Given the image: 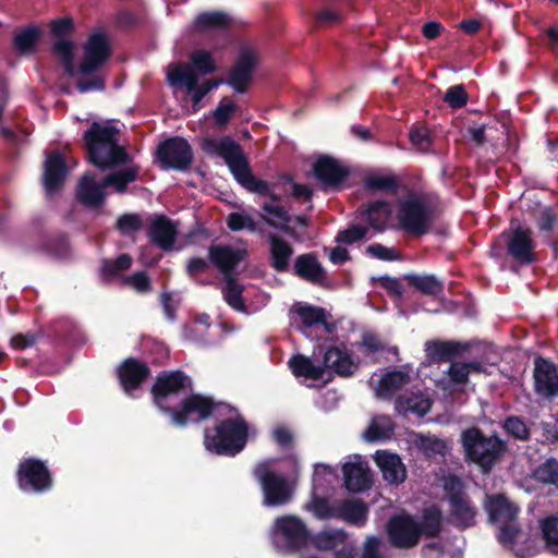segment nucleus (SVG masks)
I'll use <instances>...</instances> for the list:
<instances>
[{
    "label": "nucleus",
    "mask_w": 558,
    "mask_h": 558,
    "mask_svg": "<svg viewBox=\"0 0 558 558\" xmlns=\"http://www.w3.org/2000/svg\"><path fill=\"white\" fill-rule=\"evenodd\" d=\"M74 21L70 16L58 17L50 23L51 36L56 39L51 46L52 54L60 60L66 75H88L100 71L112 56L109 37L104 32L89 35L83 45V57L78 65L74 64V41L69 36L74 32Z\"/></svg>",
    "instance_id": "nucleus-1"
},
{
    "label": "nucleus",
    "mask_w": 558,
    "mask_h": 558,
    "mask_svg": "<svg viewBox=\"0 0 558 558\" xmlns=\"http://www.w3.org/2000/svg\"><path fill=\"white\" fill-rule=\"evenodd\" d=\"M203 149L221 157L238 183L248 192L267 196L274 203L281 201V196L271 191L268 182L253 174L241 145L231 137L225 136L220 141L207 138L204 141Z\"/></svg>",
    "instance_id": "nucleus-2"
},
{
    "label": "nucleus",
    "mask_w": 558,
    "mask_h": 558,
    "mask_svg": "<svg viewBox=\"0 0 558 558\" xmlns=\"http://www.w3.org/2000/svg\"><path fill=\"white\" fill-rule=\"evenodd\" d=\"M118 134L116 126L94 121L83 134L88 162L101 171L131 163L132 158L119 144Z\"/></svg>",
    "instance_id": "nucleus-3"
},
{
    "label": "nucleus",
    "mask_w": 558,
    "mask_h": 558,
    "mask_svg": "<svg viewBox=\"0 0 558 558\" xmlns=\"http://www.w3.org/2000/svg\"><path fill=\"white\" fill-rule=\"evenodd\" d=\"M215 418L213 427L204 428V447L217 456L235 457L241 453L248 441L250 425L245 417L238 412Z\"/></svg>",
    "instance_id": "nucleus-4"
},
{
    "label": "nucleus",
    "mask_w": 558,
    "mask_h": 558,
    "mask_svg": "<svg viewBox=\"0 0 558 558\" xmlns=\"http://www.w3.org/2000/svg\"><path fill=\"white\" fill-rule=\"evenodd\" d=\"M236 408L216 401L214 398L202 393H190L180 400L179 403L167 415L172 426L184 428L190 424H199L209 418H219L233 414Z\"/></svg>",
    "instance_id": "nucleus-5"
},
{
    "label": "nucleus",
    "mask_w": 558,
    "mask_h": 558,
    "mask_svg": "<svg viewBox=\"0 0 558 558\" xmlns=\"http://www.w3.org/2000/svg\"><path fill=\"white\" fill-rule=\"evenodd\" d=\"M461 445L466 460L476 464L483 474L490 473L508 451L506 440L497 434L487 436L475 426L462 432Z\"/></svg>",
    "instance_id": "nucleus-6"
},
{
    "label": "nucleus",
    "mask_w": 558,
    "mask_h": 558,
    "mask_svg": "<svg viewBox=\"0 0 558 558\" xmlns=\"http://www.w3.org/2000/svg\"><path fill=\"white\" fill-rule=\"evenodd\" d=\"M435 219V207L422 195L412 193L399 204V226L413 238L429 233Z\"/></svg>",
    "instance_id": "nucleus-7"
},
{
    "label": "nucleus",
    "mask_w": 558,
    "mask_h": 558,
    "mask_svg": "<svg viewBox=\"0 0 558 558\" xmlns=\"http://www.w3.org/2000/svg\"><path fill=\"white\" fill-rule=\"evenodd\" d=\"M272 544L286 554L301 553L310 546L312 532L306 523L294 514L278 517L271 527Z\"/></svg>",
    "instance_id": "nucleus-8"
},
{
    "label": "nucleus",
    "mask_w": 558,
    "mask_h": 558,
    "mask_svg": "<svg viewBox=\"0 0 558 558\" xmlns=\"http://www.w3.org/2000/svg\"><path fill=\"white\" fill-rule=\"evenodd\" d=\"M252 475L260 486L264 506L279 507L292 500L293 488L283 474L276 473L271 469L270 460L257 462L252 470Z\"/></svg>",
    "instance_id": "nucleus-9"
},
{
    "label": "nucleus",
    "mask_w": 558,
    "mask_h": 558,
    "mask_svg": "<svg viewBox=\"0 0 558 558\" xmlns=\"http://www.w3.org/2000/svg\"><path fill=\"white\" fill-rule=\"evenodd\" d=\"M192 390L193 381L183 371H162L150 387V396L153 404L167 416L174 408L170 404L171 400Z\"/></svg>",
    "instance_id": "nucleus-10"
},
{
    "label": "nucleus",
    "mask_w": 558,
    "mask_h": 558,
    "mask_svg": "<svg viewBox=\"0 0 558 558\" xmlns=\"http://www.w3.org/2000/svg\"><path fill=\"white\" fill-rule=\"evenodd\" d=\"M218 70L211 51L196 49L190 54V63H179L168 72V81L174 87L196 86V80L216 73Z\"/></svg>",
    "instance_id": "nucleus-11"
},
{
    "label": "nucleus",
    "mask_w": 558,
    "mask_h": 558,
    "mask_svg": "<svg viewBox=\"0 0 558 558\" xmlns=\"http://www.w3.org/2000/svg\"><path fill=\"white\" fill-rule=\"evenodd\" d=\"M16 484L21 492L41 495L53 488L54 480L47 462L37 458H25L17 464Z\"/></svg>",
    "instance_id": "nucleus-12"
},
{
    "label": "nucleus",
    "mask_w": 558,
    "mask_h": 558,
    "mask_svg": "<svg viewBox=\"0 0 558 558\" xmlns=\"http://www.w3.org/2000/svg\"><path fill=\"white\" fill-rule=\"evenodd\" d=\"M155 157L161 170L184 172L190 169L194 155L185 138L173 136L158 145Z\"/></svg>",
    "instance_id": "nucleus-13"
},
{
    "label": "nucleus",
    "mask_w": 558,
    "mask_h": 558,
    "mask_svg": "<svg viewBox=\"0 0 558 558\" xmlns=\"http://www.w3.org/2000/svg\"><path fill=\"white\" fill-rule=\"evenodd\" d=\"M259 63L258 52L251 46H242L229 69L223 84L230 86L235 93L244 94L254 80V71Z\"/></svg>",
    "instance_id": "nucleus-14"
},
{
    "label": "nucleus",
    "mask_w": 558,
    "mask_h": 558,
    "mask_svg": "<svg viewBox=\"0 0 558 558\" xmlns=\"http://www.w3.org/2000/svg\"><path fill=\"white\" fill-rule=\"evenodd\" d=\"M452 523L460 530H466L476 523L477 510L462 490V482L458 476H451L445 485Z\"/></svg>",
    "instance_id": "nucleus-15"
},
{
    "label": "nucleus",
    "mask_w": 558,
    "mask_h": 558,
    "mask_svg": "<svg viewBox=\"0 0 558 558\" xmlns=\"http://www.w3.org/2000/svg\"><path fill=\"white\" fill-rule=\"evenodd\" d=\"M386 533L390 545L398 549H411L418 545L417 519L405 511L393 514L386 524Z\"/></svg>",
    "instance_id": "nucleus-16"
},
{
    "label": "nucleus",
    "mask_w": 558,
    "mask_h": 558,
    "mask_svg": "<svg viewBox=\"0 0 558 558\" xmlns=\"http://www.w3.org/2000/svg\"><path fill=\"white\" fill-rule=\"evenodd\" d=\"M318 551H332L335 558H356L357 547L350 541L349 533L343 529H329L312 533L310 542Z\"/></svg>",
    "instance_id": "nucleus-17"
},
{
    "label": "nucleus",
    "mask_w": 558,
    "mask_h": 558,
    "mask_svg": "<svg viewBox=\"0 0 558 558\" xmlns=\"http://www.w3.org/2000/svg\"><path fill=\"white\" fill-rule=\"evenodd\" d=\"M313 172L325 189L340 191L350 186V168L329 155H322L316 159Z\"/></svg>",
    "instance_id": "nucleus-18"
},
{
    "label": "nucleus",
    "mask_w": 558,
    "mask_h": 558,
    "mask_svg": "<svg viewBox=\"0 0 558 558\" xmlns=\"http://www.w3.org/2000/svg\"><path fill=\"white\" fill-rule=\"evenodd\" d=\"M507 236V254L520 265H531L536 262L535 243L532 238V230L518 226Z\"/></svg>",
    "instance_id": "nucleus-19"
},
{
    "label": "nucleus",
    "mask_w": 558,
    "mask_h": 558,
    "mask_svg": "<svg viewBox=\"0 0 558 558\" xmlns=\"http://www.w3.org/2000/svg\"><path fill=\"white\" fill-rule=\"evenodd\" d=\"M116 373L122 390L131 395L149 378L151 371L146 362L130 356L120 363Z\"/></svg>",
    "instance_id": "nucleus-20"
},
{
    "label": "nucleus",
    "mask_w": 558,
    "mask_h": 558,
    "mask_svg": "<svg viewBox=\"0 0 558 558\" xmlns=\"http://www.w3.org/2000/svg\"><path fill=\"white\" fill-rule=\"evenodd\" d=\"M208 258L223 278L235 275L236 267L245 259L247 252L231 244H210Z\"/></svg>",
    "instance_id": "nucleus-21"
},
{
    "label": "nucleus",
    "mask_w": 558,
    "mask_h": 558,
    "mask_svg": "<svg viewBox=\"0 0 558 558\" xmlns=\"http://www.w3.org/2000/svg\"><path fill=\"white\" fill-rule=\"evenodd\" d=\"M534 390L538 396L554 398L558 396V368L554 362L537 355L534 360Z\"/></svg>",
    "instance_id": "nucleus-22"
},
{
    "label": "nucleus",
    "mask_w": 558,
    "mask_h": 558,
    "mask_svg": "<svg viewBox=\"0 0 558 558\" xmlns=\"http://www.w3.org/2000/svg\"><path fill=\"white\" fill-rule=\"evenodd\" d=\"M344 487L350 493L368 490L373 485V475L368 463L361 456H354L353 461L342 465Z\"/></svg>",
    "instance_id": "nucleus-23"
},
{
    "label": "nucleus",
    "mask_w": 558,
    "mask_h": 558,
    "mask_svg": "<svg viewBox=\"0 0 558 558\" xmlns=\"http://www.w3.org/2000/svg\"><path fill=\"white\" fill-rule=\"evenodd\" d=\"M69 167L64 156L59 150H53L46 156L44 161L43 184L48 193L61 190L69 174Z\"/></svg>",
    "instance_id": "nucleus-24"
},
{
    "label": "nucleus",
    "mask_w": 558,
    "mask_h": 558,
    "mask_svg": "<svg viewBox=\"0 0 558 558\" xmlns=\"http://www.w3.org/2000/svg\"><path fill=\"white\" fill-rule=\"evenodd\" d=\"M178 232V223L165 215H157L148 227L147 236L154 245L169 252L173 250Z\"/></svg>",
    "instance_id": "nucleus-25"
},
{
    "label": "nucleus",
    "mask_w": 558,
    "mask_h": 558,
    "mask_svg": "<svg viewBox=\"0 0 558 558\" xmlns=\"http://www.w3.org/2000/svg\"><path fill=\"white\" fill-rule=\"evenodd\" d=\"M484 508L490 524L498 526L518 519L520 508L504 494L487 495Z\"/></svg>",
    "instance_id": "nucleus-26"
},
{
    "label": "nucleus",
    "mask_w": 558,
    "mask_h": 558,
    "mask_svg": "<svg viewBox=\"0 0 558 558\" xmlns=\"http://www.w3.org/2000/svg\"><path fill=\"white\" fill-rule=\"evenodd\" d=\"M469 350V343L453 340H430L425 343L426 359L430 363L451 361Z\"/></svg>",
    "instance_id": "nucleus-27"
},
{
    "label": "nucleus",
    "mask_w": 558,
    "mask_h": 558,
    "mask_svg": "<svg viewBox=\"0 0 558 558\" xmlns=\"http://www.w3.org/2000/svg\"><path fill=\"white\" fill-rule=\"evenodd\" d=\"M293 271L299 278L322 287L328 279L326 270L313 253L299 255L295 258Z\"/></svg>",
    "instance_id": "nucleus-28"
},
{
    "label": "nucleus",
    "mask_w": 558,
    "mask_h": 558,
    "mask_svg": "<svg viewBox=\"0 0 558 558\" xmlns=\"http://www.w3.org/2000/svg\"><path fill=\"white\" fill-rule=\"evenodd\" d=\"M233 19L223 11H204L197 14L192 23V31L197 34L223 32L231 28Z\"/></svg>",
    "instance_id": "nucleus-29"
},
{
    "label": "nucleus",
    "mask_w": 558,
    "mask_h": 558,
    "mask_svg": "<svg viewBox=\"0 0 558 558\" xmlns=\"http://www.w3.org/2000/svg\"><path fill=\"white\" fill-rule=\"evenodd\" d=\"M323 363L324 369H331L341 377L352 376L357 369L345 347H329L324 353Z\"/></svg>",
    "instance_id": "nucleus-30"
},
{
    "label": "nucleus",
    "mask_w": 558,
    "mask_h": 558,
    "mask_svg": "<svg viewBox=\"0 0 558 558\" xmlns=\"http://www.w3.org/2000/svg\"><path fill=\"white\" fill-rule=\"evenodd\" d=\"M376 461L383 473V478L392 485H399L407 478L405 466L400 457L387 451H377Z\"/></svg>",
    "instance_id": "nucleus-31"
},
{
    "label": "nucleus",
    "mask_w": 558,
    "mask_h": 558,
    "mask_svg": "<svg viewBox=\"0 0 558 558\" xmlns=\"http://www.w3.org/2000/svg\"><path fill=\"white\" fill-rule=\"evenodd\" d=\"M106 187L105 181L98 183L95 180V174L85 173L77 186V198L78 201L89 207H100L105 202V192Z\"/></svg>",
    "instance_id": "nucleus-32"
},
{
    "label": "nucleus",
    "mask_w": 558,
    "mask_h": 558,
    "mask_svg": "<svg viewBox=\"0 0 558 558\" xmlns=\"http://www.w3.org/2000/svg\"><path fill=\"white\" fill-rule=\"evenodd\" d=\"M359 213L371 228L384 231L391 216V205L387 201H375L360 207Z\"/></svg>",
    "instance_id": "nucleus-33"
},
{
    "label": "nucleus",
    "mask_w": 558,
    "mask_h": 558,
    "mask_svg": "<svg viewBox=\"0 0 558 558\" xmlns=\"http://www.w3.org/2000/svg\"><path fill=\"white\" fill-rule=\"evenodd\" d=\"M417 526L421 538L438 537L444 526V515L440 508L437 505L424 508L420 520H417Z\"/></svg>",
    "instance_id": "nucleus-34"
},
{
    "label": "nucleus",
    "mask_w": 558,
    "mask_h": 558,
    "mask_svg": "<svg viewBox=\"0 0 558 558\" xmlns=\"http://www.w3.org/2000/svg\"><path fill=\"white\" fill-rule=\"evenodd\" d=\"M432 404L433 401L425 393L411 392L409 395L399 396L396 399L395 408L399 413L405 414L410 412L422 417L429 412Z\"/></svg>",
    "instance_id": "nucleus-35"
},
{
    "label": "nucleus",
    "mask_w": 558,
    "mask_h": 558,
    "mask_svg": "<svg viewBox=\"0 0 558 558\" xmlns=\"http://www.w3.org/2000/svg\"><path fill=\"white\" fill-rule=\"evenodd\" d=\"M270 244V265L278 272H284L289 268V260L293 254V247L280 236L270 233L267 236Z\"/></svg>",
    "instance_id": "nucleus-36"
},
{
    "label": "nucleus",
    "mask_w": 558,
    "mask_h": 558,
    "mask_svg": "<svg viewBox=\"0 0 558 558\" xmlns=\"http://www.w3.org/2000/svg\"><path fill=\"white\" fill-rule=\"evenodd\" d=\"M368 508L361 500L345 499L337 506V519L355 526H363L367 521Z\"/></svg>",
    "instance_id": "nucleus-37"
},
{
    "label": "nucleus",
    "mask_w": 558,
    "mask_h": 558,
    "mask_svg": "<svg viewBox=\"0 0 558 558\" xmlns=\"http://www.w3.org/2000/svg\"><path fill=\"white\" fill-rule=\"evenodd\" d=\"M410 381V375L403 371L393 369L385 373L376 388V396L381 399H391L393 395Z\"/></svg>",
    "instance_id": "nucleus-38"
},
{
    "label": "nucleus",
    "mask_w": 558,
    "mask_h": 558,
    "mask_svg": "<svg viewBox=\"0 0 558 558\" xmlns=\"http://www.w3.org/2000/svg\"><path fill=\"white\" fill-rule=\"evenodd\" d=\"M223 281L222 295L226 303L236 312L247 313V306L243 299L244 286L238 281L235 276L225 277Z\"/></svg>",
    "instance_id": "nucleus-39"
},
{
    "label": "nucleus",
    "mask_w": 558,
    "mask_h": 558,
    "mask_svg": "<svg viewBox=\"0 0 558 558\" xmlns=\"http://www.w3.org/2000/svg\"><path fill=\"white\" fill-rule=\"evenodd\" d=\"M288 365L295 377L319 380L324 375V367L314 365L311 359L303 354H294Z\"/></svg>",
    "instance_id": "nucleus-40"
},
{
    "label": "nucleus",
    "mask_w": 558,
    "mask_h": 558,
    "mask_svg": "<svg viewBox=\"0 0 558 558\" xmlns=\"http://www.w3.org/2000/svg\"><path fill=\"white\" fill-rule=\"evenodd\" d=\"M409 286L424 295L437 296L444 291V283L435 275L409 274L405 276Z\"/></svg>",
    "instance_id": "nucleus-41"
},
{
    "label": "nucleus",
    "mask_w": 558,
    "mask_h": 558,
    "mask_svg": "<svg viewBox=\"0 0 558 558\" xmlns=\"http://www.w3.org/2000/svg\"><path fill=\"white\" fill-rule=\"evenodd\" d=\"M293 312L300 317L304 328L324 325L329 330L326 322L327 312L324 307L296 303L293 305Z\"/></svg>",
    "instance_id": "nucleus-42"
},
{
    "label": "nucleus",
    "mask_w": 558,
    "mask_h": 558,
    "mask_svg": "<svg viewBox=\"0 0 558 558\" xmlns=\"http://www.w3.org/2000/svg\"><path fill=\"white\" fill-rule=\"evenodd\" d=\"M41 29L38 26L31 25L16 33L13 38L14 49L21 53H33L41 38Z\"/></svg>",
    "instance_id": "nucleus-43"
},
{
    "label": "nucleus",
    "mask_w": 558,
    "mask_h": 558,
    "mask_svg": "<svg viewBox=\"0 0 558 558\" xmlns=\"http://www.w3.org/2000/svg\"><path fill=\"white\" fill-rule=\"evenodd\" d=\"M364 187L371 192L397 193L401 187V181L395 174H368L364 179Z\"/></svg>",
    "instance_id": "nucleus-44"
},
{
    "label": "nucleus",
    "mask_w": 558,
    "mask_h": 558,
    "mask_svg": "<svg viewBox=\"0 0 558 558\" xmlns=\"http://www.w3.org/2000/svg\"><path fill=\"white\" fill-rule=\"evenodd\" d=\"M140 166L134 165L122 170L109 173L104 178L105 185L113 186L117 192L124 193L128 184L138 179Z\"/></svg>",
    "instance_id": "nucleus-45"
},
{
    "label": "nucleus",
    "mask_w": 558,
    "mask_h": 558,
    "mask_svg": "<svg viewBox=\"0 0 558 558\" xmlns=\"http://www.w3.org/2000/svg\"><path fill=\"white\" fill-rule=\"evenodd\" d=\"M262 208L268 215L282 221V225H278L272 218H265L267 225L280 229L282 232L290 236H296L295 230L289 226V222L292 220V217L284 209V207L265 202Z\"/></svg>",
    "instance_id": "nucleus-46"
},
{
    "label": "nucleus",
    "mask_w": 558,
    "mask_h": 558,
    "mask_svg": "<svg viewBox=\"0 0 558 558\" xmlns=\"http://www.w3.org/2000/svg\"><path fill=\"white\" fill-rule=\"evenodd\" d=\"M532 476L537 483L558 489V460L554 457L547 458L534 469Z\"/></svg>",
    "instance_id": "nucleus-47"
},
{
    "label": "nucleus",
    "mask_w": 558,
    "mask_h": 558,
    "mask_svg": "<svg viewBox=\"0 0 558 558\" xmlns=\"http://www.w3.org/2000/svg\"><path fill=\"white\" fill-rule=\"evenodd\" d=\"M542 537L549 553L558 555V514H551L539 522Z\"/></svg>",
    "instance_id": "nucleus-48"
},
{
    "label": "nucleus",
    "mask_w": 558,
    "mask_h": 558,
    "mask_svg": "<svg viewBox=\"0 0 558 558\" xmlns=\"http://www.w3.org/2000/svg\"><path fill=\"white\" fill-rule=\"evenodd\" d=\"M497 527L496 537L498 542L506 548L514 550V546L522 535V529L519 520L500 524Z\"/></svg>",
    "instance_id": "nucleus-49"
},
{
    "label": "nucleus",
    "mask_w": 558,
    "mask_h": 558,
    "mask_svg": "<svg viewBox=\"0 0 558 558\" xmlns=\"http://www.w3.org/2000/svg\"><path fill=\"white\" fill-rule=\"evenodd\" d=\"M132 263V257L129 254L123 253L120 254L116 259H102L100 270L105 277L114 278L119 276L120 272L130 269Z\"/></svg>",
    "instance_id": "nucleus-50"
},
{
    "label": "nucleus",
    "mask_w": 558,
    "mask_h": 558,
    "mask_svg": "<svg viewBox=\"0 0 558 558\" xmlns=\"http://www.w3.org/2000/svg\"><path fill=\"white\" fill-rule=\"evenodd\" d=\"M502 428L507 434L518 440L527 441L531 438L530 428L521 416L510 415L506 417L502 423Z\"/></svg>",
    "instance_id": "nucleus-51"
},
{
    "label": "nucleus",
    "mask_w": 558,
    "mask_h": 558,
    "mask_svg": "<svg viewBox=\"0 0 558 558\" xmlns=\"http://www.w3.org/2000/svg\"><path fill=\"white\" fill-rule=\"evenodd\" d=\"M236 110L238 105L230 97L223 96L211 111V117L218 126H226Z\"/></svg>",
    "instance_id": "nucleus-52"
},
{
    "label": "nucleus",
    "mask_w": 558,
    "mask_h": 558,
    "mask_svg": "<svg viewBox=\"0 0 558 558\" xmlns=\"http://www.w3.org/2000/svg\"><path fill=\"white\" fill-rule=\"evenodd\" d=\"M44 248L58 258L65 257L69 253V240L64 233L49 235L44 242Z\"/></svg>",
    "instance_id": "nucleus-53"
},
{
    "label": "nucleus",
    "mask_w": 558,
    "mask_h": 558,
    "mask_svg": "<svg viewBox=\"0 0 558 558\" xmlns=\"http://www.w3.org/2000/svg\"><path fill=\"white\" fill-rule=\"evenodd\" d=\"M451 109H461L466 106L469 101V95L463 84L450 86L442 97Z\"/></svg>",
    "instance_id": "nucleus-54"
},
{
    "label": "nucleus",
    "mask_w": 558,
    "mask_h": 558,
    "mask_svg": "<svg viewBox=\"0 0 558 558\" xmlns=\"http://www.w3.org/2000/svg\"><path fill=\"white\" fill-rule=\"evenodd\" d=\"M307 509L319 520L337 519V507H331L324 497L315 496L307 506Z\"/></svg>",
    "instance_id": "nucleus-55"
},
{
    "label": "nucleus",
    "mask_w": 558,
    "mask_h": 558,
    "mask_svg": "<svg viewBox=\"0 0 558 558\" xmlns=\"http://www.w3.org/2000/svg\"><path fill=\"white\" fill-rule=\"evenodd\" d=\"M223 78L214 77L205 81L203 84L198 85V80H196V86L193 88L185 87L187 93L192 95L193 106L197 105L203 100V98L214 88H217L219 85L223 84Z\"/></svg>",
    "instance_id": "nucleus-56"
},
{
    "label": "nucleus",
    "mask_w": 558,
    "mask_h": 558,
    "mask_svg": "<svg viewBox=\"0 0 558 558\" xmlns=\"http://www.w3.org/2000/svg\"><path fill=\"white\" fill-rule=\"evenodd\" d=\"M143 227V220L137 214H124L117 220L116 228L123 235H131L140 231Z\"/></svg>",
    "instance_id": "nucleus-57"
},
{
    "label": "nucleus",
    "mask_w": 558,
    "mask_h": 558,
    "mask_svg": "<svg viewBox=\"0 0 558 558\" xmlns=\"http://www.w3.org/2000/svg\"><path fill=\"white\" fill-rule=\"evenodd\" d=\"M368 229L361 225H353L344 230H340L336 235V242L351 245L365 238Z\"/></svg>",
    "instance_id": "nucleus-58"
},
{
    "label": "nucleus",
    "mask_w": 558,
    "mask_h": 558,
    "mask_svg": "<svg viewBox=\"0 0 558 558\" xmlns=\"http://www.w3.org/2000/svg\"><path fill=\"white\" fill-rule=\"evenodd\" d=\"M227 226L231 231L248 230L255 231L256 223L248 215L241 213H231L227 218Z\"/></svg>",
    "instance_id": "nucleus-59"
},
{
    "label": "nucleus",
    "mask_w": 558,
    "mask_h": 558,
    "mask_svg": "<svg viewBox=\"0 0 558 558\" xmlns=\"http://www.w3.org/2000/svg\"><path fill=\"white\" fill-rule=\"evenodd\" d=\"M43 335L41 330L16 333L11 338L10 344L13 349L25 350L34 347L43 338Z\"/></svg>",
    "instance_id": "nucleus-60"
},
{
    "label": "nucleus",
    "mask_w": 558,
    "mask_h": 558,
    "mask_svg": "<svg viewBox=\"0 0 558 558\" xmlns=\"http://www.w3.org/2000/svg\"><path fill=\"white\" fill-rule=\"evenodd\" d=\"M409 138L411 144L422 153L428 151L433 144V137L426 128L413 129L409 134Z\"/></svg>",
    "instance_id": "nucleus-61"
},
{
    "label": "nucleus",
    "mask_w": 558,
    "mask_h": 558,
    "mask_svg": "<svg viewBox=\"0 0 558 558\" xmlns=\"http://www.w3.org/2000/svg\"><path fill=\"white\" fill-rule=\"evenodd\" d=\"M211 266L213 264L209 258L193 256L186 262L185 272L190 278L195 279L199 275L208 272Z\"/></svg>",
    "instance_id": "nucleus-62"
},
{
    "label": "nucleus",
    "mask_w": 558,
    "mask_h": 558,
    "mask_svg": "<svg viewBox=\"0 0 558 558\" xmlns=\"http://www.w3.org/2000/svg\"><path fill=\"white\" fill-rule=\"evenodd\" d=\"M366 253L371 255L374 258L386 260V262H392V260H400L401 255L399 252L393 247H387L380 243H374L366 247Z\"/></svg>",
    "instance_id": "nucleus-63"
},
{
    "label": "nucleus",
    "mask_w": 558,
    "mask_h": 558,
    "mask_svg": "<svg viewBox=\"0 0 558 558\" xmlns=\"http://www.w3.org/2000/svg\"><path fill=\"white\" fill-rule=\"evenodd\" d=\"M417 446L426 457L440 454L445 448L442 440L430 436H421Z\"/></svg>",
    "instance_id": "nucleus-64"
}]
</instances>
